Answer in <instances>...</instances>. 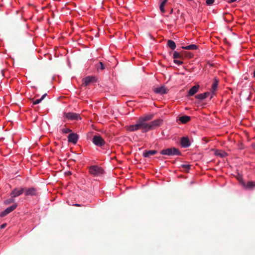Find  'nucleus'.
<instances>
[{
  "label": "nucleus",
  "instance_id": "nucleus-1",
  "mask_svg": "<svg viewBox=\"0 0 255 255\" xmlns=\"http://www.w3.org/2000/svg\"><path fill=\"white\" fill-rule=\"evenodd\" d=\"M160 154L168 156L180 155H181V152L178 148L172 147L162 150L160 151Z\"/></svg>",
  "mask_w": 255,
  "mask_h": 255
},
{
  "label": "nucleus",
  "instance_id": "nucleus-2",
  "mask_svg": "<svg viewBox=\"0 0 255 255\" xmlns=\"http://www.w3.org/2000/svg\"><path fill=\"white\" fill-rule=\"evenodd\" d=\"M93 143L97 146L102 147L106 142L103 137L99 134L95 135L92 138Z\"/></svg>",
  "mask_w": 255,
  "mask_h": 255
},
{
  "label": "nucleus",
  "instance_id": "nucleus-3",
  "mask_svg": "<svg viewBox=\"0 0 255 255\" xmlns=\"http://www.w3.org/2000/svg\"><path fill=\"white\" fill-rule=\"evenodd\" d=\"M89 172L91 174L95 176H97L101 175L103 174V170L102 169V168L98 166L93 165L89 167Z\"/></svg>",
  "mask_w": 255,
  "mask_h": 255
},
{
  "label": "nucleus",
  "instance_id": "nucleus-4",
  "mask_svg": "<svg viewBox=\"0 0 255 255\" xmlns=\"http://www.w3.org/2000/svg\"><path fill=\"white\" fill-rule=\"evenodd\" d=\"M64 116L67 119L71 121H78L81 119L80 115L75 113H64Z\"/></svg>",
  "mask_w": 255,
  "mask_h": 255
},
{
  "label": "nucleus",
  "instance_id": "nucleus-5",
  "mask_svg": "<svg viewBox=\"0 0 255 255\" xmlns=\"http://www.w3.org/2000/svg\"><path fill=\"white\" fill-rule=\"evenodd\" d=\"M139 123L140 125V129L142 130L143 132H146L151 130V126L150 123H147L146 122L142 121L141 119H138Z\"/></svg>",
  "mask_w": 255,
  "mask_h": 255
},
{
  "label": "nucleus",
  "instance_id": "nucleus-6",
  "mask_svg": "<svg viewBox=\"0 0 255 255\" xmlns=\"http://www.w3.org/2000/svg\"><path fill=\"white\" fill-rule=\"evenodd\" d=\"M25 190V188H15L13 189L10 193V196L12 198H15L21 195Z\"/></svg>",
  "mask_w": 255,
  "mask_h": 255
},
{
  "label": "nucleus",
  "instance_id": "nucleus-7",
  "mask_svg": "<svg viewBox=\"0 0 255 255\" xmlns=\"http://www.w3.org/2000/svg\"><path fill=\"white\" fill-rule=\"evenodd\" d=\"M25 196H37V190L35 188L31 187L29 188H25Z\"/></svg>",
  "mask_w": 255,
  "mask_h": 255
},
{
  "label": "nucleus",
  "instance_id": "nucleus-8",
  "mask_svg": "<svg viewBox=\"0 0 255 255\" xmlns=\"http://www.w3.org/2000/svg\"><path fill=\"white\" fill-rule=\"evenodd\" d=\"M78 139V135L76 133H71L68 136V141L73 144H76Z\"/></svg>",
  "mask_w": 255,
  "mask_h": 255
},
{
  "label": "nucleus",
  "instance_id": "nucleus-9",
  "mask_svg": "<svg viewBox=\"0 0 255 255\" xmlns=\"http://www.w3.org/2000/svg\"><path fill=\"white\" fill-rule=\"evenodd\" d=\"M17 207L16 204L13 205L10 207L7 208L4 211L0 213V217H3L6 216L7 214L13 211Z\"/></svg>",
  "mask_w": 255,
  "mask_h": 255
},
{
  "label": "nucleus",
  "instance_id": "nucleus-10",
  "mask_svg": "<svg viewBox=\"0 0 255 255\" xmlns=\"http://www.w3.org/2000/svg\"><path fill=\"white\" fill-rule=\"evenodd\" d=\"M163 123V120L160 119H158L153 121L150 123V126H151V130L154 129L158 127H159Z\"/></svg>",
  "mask_w": 255,
  "mask_h": 255
},
{
  "label": "nucleus",
  "instance_id": "nucleus-11",
  "mask_svg": "<svg viewBox=\"0 0 255 255\" xmlns=\"http://www.w3.org/2000/svg\"><path fill=\"white\" fill-rule=\"evenodd\" d=\"M241 184L244 187L247 189H252L255 187V182L254 181H248L246 183L242 181Z\"/></svg>",
  "mask_w": 255,
  "mask_h": 255
},
{
  "label": "nucleus",
  "instance_id": "nucleus-12",
  "mask_svg": "<svg viewBox=\"0 0 255 255\" xmlns=\"http://www.w3.org/2000/svg\"><path fill=\"white\" fill-rule=\"evenodd\" d=\"M180 143L182 147L186 148L190 145V142L187 137H182L180 140Z\"/></svg>",
  "mask_w": 255,
  "mask_h": 255
},
{
  "label": "nucleus",
  "instance_id": "nucleus-13",
  "mask_svg": "<svg viewBox=\"0 0 255 255\" xmlns=\"http://www.w3.org/2000/svg\"><path fill=\"white\" fill-rule=\"evenodd\" d=\"M95 80V77L93 76H87L83 79V84L82 85L84 86H86L89 85L90 83L94 81Z\"/></svg>",
  "mask_w": 255,
  "mask_h": 255
},
{
  "label": "nucleus",
  "instance_id": "nucleus-14",
  "mask_svg": "<svg viewBox=\"0 0 255 255\" xmlns=\"http://www.w3.org/2000/svg\"><path fill=\"white\" fill-rule=\"evenodd\" d=\"M168 90L165 88L164 86H161L159 88H156L154 89V92L156 93L159 94H166L168 92Z\"/></svg>",
  "mask_w": 255,
  "mask_h": 255
},
{
  "label": "nucleus",
  "instance_id": "nucleus-15",
  "mask_svg": "<svg viewBox=\"0 0 255 255\" xmlns=\"http://www.w3.org/2000/svg\"><path fill=\"white\" fill-rule=\"evenodd\" d=\"M199 87V85H196L192 87L189 90L187 96H191L195 94L198 92Z\"/></svg>",
  "mask_w": 255,
  "mask_h": 255
},
{
  "label": "nucleus",
  "instance_id": "nucleus-16",
  "mask_svg": "<svg viewBox=\"0 0 255 255\" xmlns=\"http://www.w3.org/2000/svg\"><path fill=\"white\" fill-rule=\"evenodd\" d=\"M139 121L138 120L136 124L133 125H130L128 128V129L130 131H134L138 129H140Z\"/></svg>",
  "mask_w": 255,
  "mask_h": 255
},
{
  "label": "nucleus",
  "instance_id": "nucleus-17",
  "mask_svg": "<svg viewBox=\"0 0 255 255\" xmlns=\"http://www.w3.org/2000/svg\"><path fill=\"white\" fill-rule=\"evenodd\" d=\"M157 151L155 150H145L143 152V156L145 157H149L150 156L155 154Z\"/></svg>",
  "mask_w": 255,
  "mask_h": 255
},
{
  "label": "nucleus",
  "instance_id": "nucleus-18",
  "mask_svg": "<svg viewBox=\"0 0 255 255\" xmlns=\"http://www.w3.org/2000/svg\"><path fill=\"white\" fill-rule=\"evenodd\" d=\"M191 120L190 117L188 116H183L179 118V121H180L183 124L187 123L188 122H189Z\"/></svg>",
  "mask_w": 255,
  "mask_h": 255
},
{
  "label": "nucleus",
  "instance_id": "nucleus-19",
  "mask_svg": "<svg viewBox=\"0 0 255 255\" xmlns=\"http://www.w3.org/2000/svg\"><path fill=\"white\" fill-rule=\"evenodd\" d=\"M209 95H210V93L209 92H205L204 93H202V94H200L197 95L195 96V98L196 99H198L202 100H204L205 98H206Z\"/></svg>",
  "mask_w": 255,
  "mask_h": 255
},
{
  "label": "nucleus",
  "instance_id": "nucleus-20",
  "mask_svg": "<svg viewBox=\"0 0 255 255\" xmlns=\"http://www.w3.org/2000/svg\"><path fill=\"white\" fill-rule=\"evenodd\" d=\"M182 48L185 50H195L198 48V46L196 44H191L188 46H182Z\"/></svg>",
  "mask_w": 255,
  "mask_h": 255
},
{
  "label": "nucleus",
  "instance_id": "nucleus-21",
  "mask_svg": "<svg viewBox=\"0 0 255 255\" xmlns=\"http://www.w3.org/2000/svg\"><path fill=\"white\" fill-rule=\"evenodd\" d=\"M153 118V115H147L144 116L140 117L139 118L144 121L147 122L151 120Z\"/></svg>",
  "mask_w": 255,
  "mask_h": 255
},
{
  "label": "nucleus",
  "instance_id": "nucleus-22",
  "mask_svg": "<svg viewBox=\"0 0 255 255\" xmlns=\"http://www.w3.org/2000/svg\"><path fill=\"white\" fill-rule=\"evenodd\" d=\"M218 83L219 81L216 78H215L211 88V90L213 93L214 92L217 90Z\"/></svg>",
  "mask_w": 255,
  "mask_h": 255
},
{
  "label": "nucleus",
  "instance_id": "nucleus-23",
  "mask_svg": "<svg viewBox=\"0 0 255 255\" xmlns=\"http://www.w3.org/2000/svg\"><path fill=\"white\" fill-rule=\"evenodd\" d=\"M167 46L170 47L172 50H174L176 48V44L172 40H168L167 41Z\"/></svg>",
  "mask_w": 255,
  "mask_h": 255
},
{
  "label": "nucleus",
  "instance_id": "nucleus-24",
  "mask_svg": "<svg viewBox=\"0 0 255 255\" xmlns=\"http://www.w3.org/2000/svg\"><path fill=\"white\" fill-rule=\"evenodd\" d=\"M216 155L220 156L221 157H224L227 156V153L222 150H217L216 151Z\"/></svg>",
  "mask_w": 255,
  "mask_h": 255
},
{
  "label": "nucleus",
  "instance_id": "nucleus-25",
  "mask_svg": "<svg viewBox=\"0 0 255 255\" xmlns=\"http://www.w3.org/2000/svg\"><path fill=\"white\" fill-rule=\"evenodd\" d=\"M191 167V165L190 164H181L180 166V168H182L183 170L186 172H188Z\"/></svg>",
  "mask_w": 255,
  "mask_h": 255
},
{
  "label": "nucleus",
  "instance_id": "nucleus-26",
  "mask_svg": "<svg viewBox=\"0 0 255 255\" xmlns=\"http://www.w3.org/2000/svg\"><path fill=\"white\" fill-rule=\"evenodd\" d=\"M95 66H96V68H97V69L98 70L99 69L101 70H103L105 69V66H104V64L100 62L97 64H96L95 65Z\"/></svg>",
  "mask_w": 255,
  "mask_h": 255
},
{
  "label": "nucleus",
  "instance_id": "nucleus-27",
  "mask_svg": "<svg viewBox=\"0 0 255 255\" xmlns=\"http://www.w3.org/2000/svg\"><path fill=\"white\" fill-rule=\"evenodd\" d=\"M167 0H163L160 5V9L162 12H164L165 10L164 8V5L166 3Z\"/></svg>",
  "mask_w": 255,
  "mask_h": 255
},
{
  "label": "nucleus",
  "instance_id": "nucleus-28",
  "mask_svg": "<svg viewBox=\"0 0 255 255\" xmlns=\"http://www.w3.org/2000/svg\"><path fill=\"white\" fill-rule=\"evenodd\" d=\"M173 57L174 59H177V58L182 59L183 58V57L181 55V54L179 52H177L176 51H175L173 53Z\"/></svg>",
  "mask_w": 255,
  "mask_h": 255
},
{
  "label": "nucleus",
  "instance_id": "nucleus-29",
  "mask_svg": "<svg viewBox=\"0 0 255 255\" xmlns=\"http://www.w3.org/2000/svg\"><path fill=\"white\" fill-rule=\"evenodd\" d=\"M14 202V200L13 199V198L11 197V198H10V199H7V200H5L4 201V203L5 205H8L10 203H13Z\"/></svg>",
  "mask_w": 255,
  "mask_h": 255
},
{
  "label": "nucleus",
  "instance_id": "nucleus-30",
  "mask_svg": "<svg viewBox=\"0 0 255 255\" xmlns=\"http://www.w3.org/2000/svg\"><path fill=\"white\" fill-rule=\"evenodd\" d=\"M71 130L68 128H64L61 129V131L63 133H67L71 132Z\"/></svg>",
  "mask_w": 255,
  "mask_h": 255
},
{
  "label": "nucleus",
  "instance_id": "nucleus-31",
  "mask_svg": "<svg viewBox=\"0 0 255 255\" xmlns=\"http://www.w3.org/2000/svg\"><path fill=\"white\" fill-rule=\"evenodd\" d=\"M214 1L215 0H206V2L207 5H210L214 3Z\"/></svg>",
  "mask_w": 255,
  "mask_h": 255
},
{
  "label": "nucleus",
  "instance_id": "nucleus-32",
  "mask_svg": "<svg viewBox=\"0 0 255 255\" xmlns=\"http://www.w3.org/2000/svg\"><path fill=\"white\" fill-rule=\"evenodd\" d=\"M174 62L179 65H181L183 64V62L180 60H176V59H174Z\"/></svg>",
  "mask_w": 255,
  "mask_h": 255
},
{
  "label": "nucleus",
  "instance_id": "nucleus-33",
  "mask_svg": "<svg viewBox=\"0 0 255 255\" xmlns=\"http://www.w3.org/2000/svg\"><path fill=\"white\" fill-rule=\"evenodd\" d=\"M41 101H42V99H37L33 102V105H35L38 104L40 103Z\"/></svg>",
  "mask_w": 255,
  "mask_h": 255
},
{
  "label": "nucleus",
  "instance_id": "nucleus-34",
  "mask_svg": "<svg viewBox=\"0 0 255 255\" xmlns=\"http://www.w3.org/2000/svg\"><path fill=\"white\" fill-rule=\"evenodd\" d=\"M6 226V224H3L0 226V229H4Z\"/></svg>",
  "mask_w": 255,
  "mask_h": 255
},
{
  "label": "nucleus",
  "instance_id": "nucleus-35",
  "mask_svg": "<svg viewBox=\"0 0 255 255\" xmlns=\"http://www.w3.org/2000/svg\"><path fill=\"white\" fill-rule=\"evenodd\" d=\"M46 95H47V94H44L42 96L41 98H40L41 99H42V101L45 98V97L46 96Z\"/></svg>",
  "mask_w": 255,
  "mask_h": 255
},
{
  "label": "nucleus",
  "instance_id": "nucleus-36",
  "mask_svg": "<svg viewBox=\"0 0 255 255\" xmlns=\"http://www.w3.org/2000/svg\"><path fill=\"white\" fill-rule=\"evenodd\" d=\"M188 55H189V57L190 58L192 57H193V54H192V53H188Z\"/></svg>",
  "mask_w": 255,
  "mask_h": 255
},
{
  "label": "nucleus",
  "instance_id": "nucleus-37",
  "mask_svg": "<svg viewBox=\"0 0 255 255\" xmlns=\"http://www.w3.org/2000/svg\"><path fill=\"white\" fill-rule=\"evenodd\" d=\"M74 206H77V207H81V205L79 204H75L74 205Z\"/></svg>",
  "mask_w": 255,
  "mask_h": 255
},
{
  "label": "nucleus",
  "instance_id": "nucleus-38",
  "mask_svg": "<svg viewBox=\"0 0 255 255\" xmlns=\"http://www.w3.org/2000/svg\"><path fill=\"white\" fill-rule=\"evenodd\" d=\"M252 147L253 148H255V143H253V144H252Z\"/></svg>",
  "mask_w": 255,
  "mask_h": 255
},
{
  "label": "nucleus",
  "instance_id": "nucleus-39",
  "mask_svg": "<svg viewBox=\"0 0 255 255\" xmlns=\"http://www.w3.org/2000/svg\"><path fill=\"white\" fill-rule=\"evenodd\" d=\"M237 0H230L229 2H233L236 1Z\"/></svg>",
  "mask_w": 255,
  "mask_h": 255
},
{
  "label": "nucleus",
  "instance_id": "nucleus-40",
  "mask_svg": "<svg viewBox=\"0 0 255 255\" xmlns=\"http://www.w3.org/2000/svg\"><path fill=\"white\" fill-rule=\"evenodd\" d=\"M108 36H109L110 38H113V37H114V35H109Z\"/></svg>",
  "mask_w": 255,
  "mask_h": 255
},
{
  "label": "nucleus",
  "instance_id": "nucleus-41",
  "mask_svg": "<svg viewBox=\"0 0 255 255\" xmlns=\"http://www.w3.org/2000/svg\"><path fill=\"white\" fill-rule=\"evenodd\" d=\"M95 36H96V37H99V33H96V34L95 35Z\"/></svg>",
  "mask_w": 255,
  "mask_h": 255
},
{
  "label": "nucleus",
  "instance_id": "nucleus-42",
  "mask_svg": "<svg viewBox=\"0 0 255 255\" xmlns=\"http://www.w3.org/2000/svg\"><path fill=\"white\" fill-rule=\"evenodd\" d=\"M254 77L255 78V70H254Z\"/></svg>",
  "mask_w": 255,
  "mask_h": 255
},
{
  "label": "nucleus",
  "instance_id": "nucleus-43",
  "mask_svg": "<svg viewBox=\"0 0 255 255\" xmlns=\"http://www.w3.org/2000/svg\"><path fill=\"white\" fill-rule=\"evenodd\" d=\"M81 32H84V30H81Z\"/></svg>",
  "mask_w": 255,
  "mask_h": 255
}]
</instances>
